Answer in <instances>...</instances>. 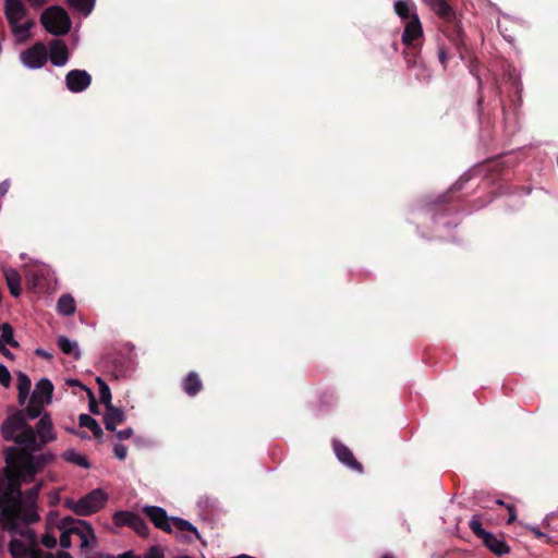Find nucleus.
Masks as SVG:
<instances>
[{
	"label": "nucleus",
	"mask_w": 558,
	"mask_h": 558,
	"mask_svg": "<svg viewBox=\"0 0 558 558\" xmlns=\"http://www.w3.org/2000/svg\"><path fill=\"white\" fill-rule=\"evenodd\" d=\"M1 434L4 440L20 446L4 448L5 466L0 471V509L2 517L13 523L19 515L22 485L33 483L36 475L56 459L51 452H35L56 440L57 435L49 414H44L33 428L23 412L9 415L1 424Z\"/></svg>",
	"instance_id": "obj_1"
},
{
	"label": "nucleus",
	"mask_w": 558,
	"mask_h": 558,
	"mask_svg": "<svg viewBox=\"0 0 558 558\" xmlns=\"http://www.w3.org/2000/svg\"><path fill=\"white\" fill-rule=\"evenodd\" d=\"M143 512L157 529L163 532L171 533L174 527L178 532H191L196 538H201L197 529L192 523L181 518H169L167 511L161 507L145 506Z\"/></svg>",
	"instance_id": "obj_2"
},
{
	"label": "nucleus",
	"mask_w": 558,
	"mask_h": 558,
	"mask_svg": "<svg viewBox=\"0 0 558 558\" xmlns=\"http://www.w3.org/2000/svg\"><path fill=\"white\" fill-rule=\"evenodd\" d=\"M61 529L63 532L60 535V546L69 548L71 546V535L75 534L81 538V546L88 547L89 539H95V534L92 525L84 521L72 517H64L61 520Z\"/></svg>",
	"instance_id": "obj_3"
},
{
	"label": "nucleus",
	"mask_w": 558,
	"mask_h": 558,
	"mask_svg": "<svg viewBox=\"0 0 558 558\" xmlns=\"http://www.w3.org/2000/svg\"><path fill=\"white\" fill-rule=\"evenodd\" d=\"M107 500V494L102 489L96 488L78 500L65 499L64 507L73 511L76 515L86 517L104 508Z\"/></svg>",
	"instance_id": "obj_4"
},
{
	"label": "nucleus",
	"mask_w": 558,
	"mask_h": 558,
	"mask_svg": "<svg viewBox=\"0 0 558 558\" xmlns=\"http://www.w3.org/2000/svg\"><path fill=\"white\" fill-rule=\"evenodd\" d=\"M27 14L28 11L22 0H4V15L14 35L26 36L35 25L33 20L20 23Z\"/></svg>",
	"instance_id": "obj_5"
},
{
	"label": "nucleus",
	"mask_w": 558,
	"mask_h": 558,
	"mask_svg": "<svg viewBox=\"0 0 558 558\" xmlns=\"http://www.w3.org/2000/svg\"><path fill=\"white\" fill-rule=\"evenodd\" d=\"M40 23L48 33L56 36H63L71 29L70 16L66 11L59 5H52L46 9L41 13Z\"/></svg>",
	"instance_id": "obj_6"
},
{
	"label": "nucleus",
	"mask_w": 558,
	"mask_h": 558,
	"mask_svg": "<svg viewBox=\"0 0 558 558\" xmlns=\"http://www.w3.org/2000/svg\"><path fill=\"white\" fill-rule=\"evenodd\" d=\"M469 527L477 538L482 539L483 545L496 556L501 557L510 553V546L502 538H498L495 534L483 529L481 515L474 514L469 522Z\"/></svg>",
	"instance_id": "obj_7"
},
{
	"label": "nucleus",
	"mask_w": 558,
	"mask_h": 558,
	"mask_svg": "<svg viewBox=\"0 0 558 558\" xmlns=\"http://www.w3.org/2000/svg\"><path fill=\"white\" fill-rule=\"evenodd\" d=\"M423 37V28L417 15L405 23L402 33V43L407 46L405 59L409 65L415 64V56L418 53V47L415 44L417 39Z\"/></svg>",
	"instance_id": "obj_8"
},
{
	"label": "nucleus",
	"mask_w": 558,
	"mask_h": 558,
	"mask_svg": "<svg viewBox=\"0 0 558 558\" xmlns=\"http://www.w3.org/2000/svg\"><path fill=\"white\" fill-rule=\"evenodd\" d=\"M439 31L448 38V40L456 47L462 56V49L465 46L464 32L457 15L452 20L441 22Z\"/></svg>",
	"instance_id": "obj_9"
},
{
	"label": "nucleus",
	"mask_w": 558,
	"mask_h": 558,
	"mask_svg": "<svg viewBox=\"0 0 558 558\" xmlns=\"http://www.w3.org/2000/svg\"><path fill=\"white\" fill-rule=\"evenodd\" d=\"M48 59L46 46L43 43H36L22 53L23 62L31 69L44 66Z\"/></svg>",
	"instance_id": "obj_10"
},
{
	"label": "nucleus",
	"mask_w": 558,
	"mask_h": 558,
	"mask_svg": "<svg viewBox=\"0 0 558 558\" xmlns=\"http://www.w3.org/2000/svg\"><path fill=\"white\" fill-rule=\"evenodd\" d=\"M90 83L92 76L85 70H71L65 75V86L71 93H81L88 88Z\"/></svg>",
	"instance_id": "obj_11"
},
{
	"label": "nucleus",
	"mask_w": 558,
	"mask_h": 558,
	"mask_svg": "<svg viewBox=\"0 0 558 558\" xmlns=\"http://www.w3.org/2000/svg\"><path fill=\"white\" fill-rule=\"evenodd\" d=\"M332 448L336 457L340 462H342L348 468L359 473H363V465L355 459L353 452L349 449V447H347L341 441L335 439L332 441Z\"/></svg>",
	"instance_id": "obj_12"
},
{
	"label": "nucleus",
	"mask_w": 558,
	"mask_h": 558,
	"mask_svg": "<svg viewBox=\"0 0 558 558\" xmlns=\"http://www.w3.org/2000/svg\"><path fill=\"white\" fill-rule=\"evenodd\" d=\"M49 59L56 66H62L68 62L69 50L60 39H53L49 45Z\"/></svg>",
	"instance_id": "obj_13"
},
{
	"label": "nucleus",
	"mask_w": 558,
	"mask_h": 558,
	"mask_svg": "<svg viewBox=\"0 0 558 558\" xmlns=\"http://www.w3.org/2000/svg\"><path fill=\"white\" fill-rule=\"evenodd\" d=\"M126 420L125 413L122 409L113 405L107 407L104 414V423L107 430H116L117 425L124 423Z\"/></svg>",
	"instance_id": "obj_14"
},
{
	"label": "nucleus",
	"mask_w": 558,
	"mask_h": 558,
	"mask_svg": "<svg viewBox=\"0 0 558 558\" xmlns=\"http://www.w3.org/2000/svg\"><path fill=\"white\" fill-rule=\"evenodd\" d=\"M441 20H452L456 12L452 7L446 0H423Z\"/></svg>",
	"instance_id": "obj_15"
},
{
	"label": "nucleus",
	"mask_w": 558,
	"mask_h": 558,
	"mask_svg": "<svg viewBox=\"0 0 558 558\" xmlns=\"http://www.w3.org/2000/svg\"><path fill=\"white\" fill-rule=\"evenodd\" d=\"M182 389L190 397H195L203 390V383L196 372L187 373L182 381Z\"/></svg>",
	"instance_id": "obj_16"
},
{
	"label": "nucleus",
	"mask_w": 558,
	"mask_h": 558,
	"mask_svg": "<svg viewBox=\"0 0 558 558\" xmlns=\"http://www.w3.org/2000/svg\"><path fill=\"white\" fill-rule=\"evenodd\" d=\"M53 392V385L47 378H41L35 386L32 397L35 400H43L44 403H50Z\"/></svg>",
	"instance_id": "obj_17"
},
{
	"label": "nucleus",
	"mask_w": 558,
	"mask_h": 558,
	"mask_svg": "<svg viewBox=\"0 0 558 558\" xmlns=\"http://www.w3.org/2000/svg\"><path fill=\"white\" fill-rule=\"evenodd\" d=\"M3 276L10 293L15 298L19 296L22 292L20 274L14 268L5 267L3 268Z\"/></svg>",
	"instance_id": "obj_18"
},
{
	"label": "nucleus",
	"mask_w": 558,
	"mask_h": 558,
	"mask_svg": "<svg viewBox=\"0 0 558 558\" xmlns=\"http://www.w3.org/2000/svg\"><path fill=\"white\" fill-rule=\"evenodd\" d=\"M57 344L64 354L72 355L75 360L80 359L81 352L75 341H71L65 336H59L57 339Z\"/></svg>",
	"instance_id": "obj_19"
},
{
	"label": "nucleus",
	"mask_w": 558,
	"mask_h": 558,
	"mask_svg": "<svg viewBox=\"0 0 558 558\" xmlns=\"http://www.w3.org/2000/svg\"><path fill=\"white\" fill-rule=\"evenodd\" d=\"M78 424L81 427H87L88 429H90V432L93 433V436L96 438V439H101L102 435H104V432L100 427V425L98 424V422L93 418L90 415L88 414H81L78 416Z\"/></svg>",
	"instance_id": "obj_20"
},
{
	"label": "nucleus",
	"mask_w": 558,
	"mask_h": 558,
	"mask_svg": "<svg viewBox=\"0 0 558 558\" xmlns=\"http://www.w3.org/2000/svg\"><path fill=\"white\" fill-rule=\"evenodd\" d=\"M31 386H32V383H31V379L28 378V376L24 373H20L17 376V390H19L17 399H19V403L21 405L25 403V401L29 395Z\"/></svg>",
	"instance_id": "obj_21"
},
{
	"label": "nucleus",
	"mask_w": 558,
	"mask_h": 558,
	"mask_svg": "<svg viewBox=\"0 0 558 558\" xmlns=\"http://www.w3.org/2000/svg\"><path fill=\"white\" fill-rule=\"evenodd\" d=\"M62 458L69 463H73V464H76V465L85 468V469L90 468V463L87 460V458L85 456L76 452L74 449H69V450L64 451L62 454Z\"/></svg>",
	"instance_id": "obj_22"
},
{
	"label": "nucleus",
	"mask_w": 558,
	"mask_h": 558,
	"mask_svg": "<svg viewBox=\"0 0 558 558\" xmlns=\"http://www.w3.org/2000/svg\"><path fill=\"white\" fill-rule=\"evenodd\" d=\"M58 312L62 315H72L75 312V302L70 294H63L59 298L57 303Z\"/></svg>",
	"instance_id": "obj_23"
},
{
	"label": "nucleus",
	"mask_w": 558,
	"mask_h": 558,
	"mask_svg": "<svg viewBox=\"0 0 558 558\" xmlns=\"http://www.w3.org/2000/svg\"><path fill=\"white\" fill-rule=\"evenodd\" d=\"M43 400H35L31 397L28 405L25 408L23 412L24 416L27 415L28 418L34 420L41 415L44 409Z\"/></svg>",
	"instance_id": "obj_24"
},
{
	"label": "nucleus",
	"mask_w": 558,
	"mask_h": 558,
	"mask_svg": "<svg viewBox=\"0 0 558 558\" xmlns=\"http://www.w3.org/2000/svg\"><path fill=\"white\" fill-rule=\"evenodd\" d=\"M96 383L99 388L100 402L105 405V408L113 405L111 402V399H112L111 390H110L109 386L107 385V383L101 377H97Z\"/></svg>",
	"instance_id": "obj_25"
},
{
	"label": "nucleus",
	"mask_w": 558,
	"mask_h": 558,
	"mask_svg": "<svg viewBox=\"0 0 558 558\" xmlns=\"http://www.w3.org/2000/svg\"><path fill=\"white\" fill-rule=\"evenodd\" d=\"M69 5L74 10L88 15L94 8L95 0H66Z\"/></svg>",
	"instance_id": "obj_26"
},
{
	"label": "nucleus",
	"mask_w": 558,
	"mask_h": 558,
	"mask_svg": "<svg viewBox=\"0 0 558 558\" xmlns=\"http://www.w3.org/2000/svg\"><path fill=\"white\" fill-rule=\"evenodd\" d=\"M0 331H1L0 338H1L2 343L9 344L13 348L19 347L17 341L14 339L13 328L10 324H8V323L3 324Z\"/></svg>",
	"instance_id": "obj_27"
},
{
	"label": "nucleus",
	"mask_w": 558,
	"mask_h": 558,
	"mask_svg": "<svg viewBox=\"0 0 558 558\" xmlns=\"http://www.w3.org/2000/svg\"><path fill=\"white\" fill-rule=\"evenodd\" d=\"M133 529L140 536L147 537L149 534V526L145 522V520L137 513L132 517V525Z\"/></svg>",
	"instance_id": "obj_28"
},
{
	"label": "nucleus",
	"mask_w": 558,
	"mask_h": 558,
	"mask_svg": "<svg viewBox=\"0 0 558 558\" xmlns=\"http://www.w3.org/2000/svg\"><path fill=\"white\" fill-rule=\"evenodd\" d=\"M395 11L400 19L408 22L412 19V15H417L414 12H411L410 5L407 1L399 0L395 3Z\"/></svg>",
	"instance_id": "obj_29"
},
{
	"label": "nucleus",
	"mask_w": 558,
	"mask_h": 558,
	"mask_svg": "<svg viewBox=\"0 0 558 558\" xmlns=\"http://www.w3.org/2000/svg\"><path fill=\"white\" fill-rule=\"evenodd\" d=\"M135 512L120 510L114 512L113 522L117 526H129L132 525V517H134Z\"/></svg>",
	"instance_id": "obj_30"
},
{
	"label": "nucleus",
	"mask_w": 558,
	"mask_h": 558,
	"mask_svg": "<svg viewBox=\"0 0 558 558\" xmlns=\"http://www.w3.org/2000/svg\"><path fill=\"white\" fill-rule=\"evenodd\" d=\"M113 453H114V457L121 461L125 460L126 459V456H128V448L122 445V444H117L114 447H113Z\"/></svg>",
	"instance_id": "obj_31"
},
{
	"label": "nucleus",
	"mask_w": 558,
	"mask_h": 558,
	"mask_svg": "<svg viewBox=\"0 0 558 558\" xmlns=\"http://www.w3.org/2000/svg\"><path fill=\"white\" fill-rule=\"evenodd\" d=\"M11 383V375L4 365H0V384L4 387H9Z\"/></svg>",
	"instance_id": "obj_32"
},
{
	"label": "nucleus",
	"mask_w": 558,
	"mask_h": 558,
	"mask_svg": "<svg viewBox=\"0 0 558 558\" xmlns=\"http://www.w3.org/2000/svg\"><path fill=\"white\" fill-rule=\"evenodd\" d=\"M41 544L47 548H53L57 546V538L49 533H46L41 537Z\"/></svg>",
	"instance_id": "obj_33"
},
{
	"label": "nucleus",
	"mask_w": 558,
	"mask_h": 558,
	"mask_svg": "<svg viewBox=\"0 0 558 558\" xmlns=\"http://www.w3.org/2000/svg\"><path fill=\"white\" fill-rule=\"evenodd\" d=\"M88 395H89V404H88L89 411L93 414L97 415V414L100 413L98 403H97V401H96V399L94 397V393L90 390H88Z\"/></svg>",
	"instance_id": "obj_34"
},
{
	"label": "nucleus",
	"mask_w": 558,
	"mask_h": 558,
	"mask_svg": "<svg viewBox=\"0 0 558 558\" xmlns=\"http://www.w3.org/2000/svg\"><path fill=\"white\" fill-rule=\"evenodd\" d=\"M438 59H439V62L441 63V65L444 68H446L449 56L444 46H439V48H438Z\"/></svg>",
	"instance_id": "obj_35"
},
{
	"label": "nucleus",
	"mask_w": 558,
	"mask_h": 558,
	"mask_svg": "<svg viewBox=\"0 0 558 558\" xmlns=\"http://www.w3.org/2000/svg\"><path fill=\"white\" fill-rule=\"evenodd\" d=\"M32 558H56L53 554L44 551L43 549H34Z\"/></svg>",
	"instance_id": "obj_36"
},
{
	"label": "nucleus",
	"mask_w": 558,
	"mask_h": 558,
	"mask_svg": "<svg viewBox=\"0 0 558 558\" xmlns=\"http://www.w3.org/2000/svg\"><path fill=\"white\" fill-rule=\"evenodd\" d=\"M116 435H117L118 439H120V440H125V439H129V438H131V437H132V435H133V429H132L131 427H128V428H125V429H122V430L117 432V434H116Z\"/></svg>",
	"instance_id": "obj_37"
},
{
	"label": "nucleus",
	"mask_w": 558,
	"mask_h": 558,
	"mask_svg": "<svg viewBox=\"0 0 558 558\" xmlns=\"http://www.w3.org/2000/svg\"><path fill=\"white\" fill-rule=\"evenodd\" d=\"M27 3L33 8V9H40L43 8L44 5H46L47 3H49L51 0H26Z\"/></svg>",
	"instance_id": "obj_38"
},
{
	"label": "nucleus",
	"mask_w": 558,
	"mask_h": 558,
	"mask_svg": "<svg viewBox=\"0 0 558 558\" xmlns=\"http://www.w3.org/2000/svg\"><path fill=\"white\" fill-rule=\"evenodd\" d=\"M507 508H508V511H509V518L507 520V523L511 524V523H513L515 521V518H517L515 508L512 505L508 506Z\"/></svg>",
	"instance_id": "obj_39"
},
{
	"label": "nucleus",
	"mask_w": 558,
	"mask_h": 558,
	"mask_svg": "<svg viewBox=\"0 0 558 558\" xmlns=\"http://www.w3.org/2000/svg\"><path fill=\"white\" fill-rule=\"evenodd\" d=\"M530 531L534 534V536H535L536 538H539V539H541V538H545V537H546L545 533H543V532H542L538 527H536V526H532V527H530Z\"/></svg>",
	"instance_id": "obj_40"
},
{
	"label": "nucleus",
	"mask_w": 558,
	"mask_h": 558,
	"mask_svg": "<svg viewBox=\"0 0 558 558\" xmlns=\"http://www.w3.org/2000/svg\"><path fill=\"white\" fill-rule=\"evenodd\" d=\"M36 354L38 356H41V357H45V359H50L51 357V355L48 352H46L45 350H43V349H37L36 350Z\"/></svg>",
	"instance_id": "obj_41"
},
{
	"label": "nucleus",
	"mask_w": 558,
	"mask_h": 558,
	"mask_svg": "<svg viewBox=\"0 0 558 558\" xmlns=\"http://www.w3.org/2000/svg\"><path fill=\"white\" fill-rule=\"evenodd\" d=\"M15 545L21 546V543L17 539H12L10 542V551L12 555H15V550H14Z\"/></svg>",
	"instance_id": "obj_42"
},
{
	"label": "nucleus",
	"mask_w": 558,
	"mask_h": 558,
	"mask_svg": "<svg viewBox=\"0 0 558 558\" xmlns=\"http://www.w3.org/2000/svg\"><path fill=\"white\" fill-rule=\"evenodd\" d=\"M56 558H72L71 555L66 551H58Z\"/></svg>",
	"instance_id": "obj_43"
},
{
	"label": "nucleus",
	"mask_w": 558,
	"mask_h": 558,
	"mask_svg": "<svg viewBox=\"0 0 558 558\" xmlns=\"http://www.w3.org/2000/svg\"><path fill=\"white\" fill-rule=\"evenodd\" d=\"M119 558H137V557H135V556L132 554V551H126V553H124V554L120 555V556H119Z\"/></svg>",
	"instance_id": "obj_44"
},
{
	"label": "nucleus",
	"mask_w": 558,
	"mask_h": 558,
	"mask_svg": "<svg viewBox=\"0 0 558 558\" xmlns=\"http://www.w3.org/2000/svg\"><path fill=\"white\" fill-rule=\"evenodd\" d=\"M26 520H27L28 522H35V521H37V520H38V515H37L36 513H34V514H29V515L26 518Z\"/></svg>",
	"instance_id": "obj_45"
},
{
	"label": "nucleus",
	"mask_w": 558,
	"mask_h": 558,
	"mask_svg": "<svg viewBox=\"0 0 558 558\" xmlns=\"http://www.w3.org/2000/svg\"><path fill=\"white\" fill-rule=\"evenodd\" d=\"M447 201H448L447 195H442V196H441V197H439V199H438L439 204L446 203Z\"/></svg>",
	"instance_id": "obj_46"
},
{
	"label": "nucleus",
	"mask_w": 558,
	"mask_h": 558,
	"mask_svg": "<svg viewBox=\"0 0 558 558\" xmlns=\"http://www.w3.org/2000/svg\"><path fill=\"white\" fill-rule=\"evenodd\" d=\"M380 558H395L391 554H384Z\"/></svg>",
	"instance_id": "obj_47"
},
{
	"label": "nucleus",
	"mask_w": 558,
	"mask_h": 558,
	"mask_svg": "<svg viewBox=\"0 0 558 558\" xmlns=\"http://www.w3.org/2000/svg\"><path fill=\"white\" fill-rule=\"evenodd\" d=\"M81 437L82 438H87L88 436L86 435V433H83V434H81Z\"/></svg>",
	"instance_id": "obj_48"
},
{
	"label": "nucleus",
	"mask_w": 558,
	"mask_h": 558,
	"mask_svg": "<svg viewBox=\"0 0 558 558\" xmlns=\"http://www.w3.org/2000/svg\"><path fill=\"white\" fill-rule=\"evenodd\" d=\"M178 558H191L190 556H180Z\"/></svg>",
	"instance_id": "obj_49"
}]
</instances>
